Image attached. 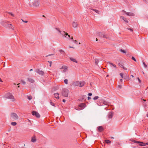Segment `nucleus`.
<instances>
[{"mask_svg": "<svg viewBox=\"0 0 148 148\" xmlns=\"http://www.w3.org/2000/svg\"><path fill=\"white\" fill-rule=\"evenodd\" d=\"M120 81H121V82H122V81L123 80H122V79H120Z\"/></svg>", "mask_w": 148, "mask_h": 148, "instance_id": "52", "label": "nucleus"}, {"mask_svg": "<svg viewBox=\"0 0 148 148\" xmlns=\"http://www.w3.org/2000/svg\"><path fill=\"white\" fill-rule=\"evenodd\" d=\"M23 22H25V23H27V21H23Z\"/></svg>", "mask_w": 148, "mask_h": 148, "instance_id": "51", "label": "nucleus"}, {"mask_svg": "<svg viewBox=\"0 0 148 148\" xmlns=\"http://www.w3.org/2000/svg\"><path fill=\"white\" fill-rule=\"evenodd\" d=\"M143 100L144 101H146V100L145 99H143Z\"/></svg>", "mask_w": 148, "mask_h": 148, "instance_id": "49", "label": "nucleus"}, {"mask_svg": "<svg viewBox=\"0 0 148 148\" xmlns=\"http://www.w3.org/2000/svg\"><path fill=\"white\" fill-rule=\"evenodd\" d=\"M123 68L125 70H127V68H125V67H124V66H123Z\"/></svg>", "mask_w": 148, "mask_h": 148, "instance_id": "43", "label": "nucleus"}, {"mask_svg": "<svg viewBox=\"0 0 148 148\" xmlns=\"http://www.w3.org/2000/svg\"><path fill=\"white\" fill-rule=\"evenodd\" d=\"M131 76L132 77H134V76L132 75H131Z\"/></svg>", "mask_w": 148, "mask_h": 148, "instance_id": "58", "label": "nucleus"}, {"mask_svg": "<svg viewBox=\"0 0 148 148\" xmlns=\"http://www.w3.org/2000/svg\"><path fill=\"white\" fill-rule=\"evenodd\" d=\"M120 75L121 76V78H123V74L122 73H120Z\"/></svg>", "mask_w": 148, "mask_h": 148, "instance_id": "30", "label": "nucleus"}, {"mask_svg": "<svg viewBox=\"0 0 148 148\" xmlns=\"http://www.w3.org/2000/svg\"><path fill=\"white\" fill-rule=\"evenodd\" d=\"M32 115L35 116H36L37 118H39L40 117V115L39 114L36 112L33 111L32 112Z\"/></svg>", "mask_w": 148, "mask_h": 148, "instance_id": "5", "label": "nucleus"}, {"mask_svg": "<svg viewBox=\"0 0 148 148\" xmlns=\"http://www.w3.org/2000/svg\"><path fill=\"white\" fill-rule=\"evenodd\" d=\"M121 51L122 52L125 53V51L124 50L121 49Z\"/></svg>", "mask_w": 148, "mask_h": 148, "instance_id": "37", "label": "nucleus"}, {"mask_svg": "<svg viewBox=\"0 0 148 148\" xmlns=\"http://www.w3.org/2000/svg\"><path fill=\"white\" fill-rule=\"evenodd\" d=\"M120 18H121L125 22L127 23L128 22V21H127V20L125 18H124L123 17L121 16Z\"/></svg>", "mask_w": 148, "mask_h": 148, "instance_id": "21", "label": "nucleus"}, {"mask_svg": "<svg viewBox=\"0 0 148 148\" xmlns=\"http://www.w3.org/2000/svg\"><path fill=\"white\" fill-rule=\"evenodd\" d=\"M91 99V97H88V100H89V99Z\"/></svg>", "mask_w": 148, "mask_h": 148, "instance_id": "44", "label": "nucleus"}, {"mask_svg": "<svg viewBox=\"0 0 148 148\" xmlns=\"http://www.w3.org/2000/svg\"><path fill=\"white\" fill-rule=\"evenodd\" d=\"M98 105H99V106H102V105H103L102 104H99Z\"/></svg>", "mask_w": 148, "mask_h": 148, "instance_id": "50", "label": "nucleus"}, {"mask_svg": "<svg viewBox=\"0 0 148 148\" xmlns=\"http://www.w3.org/2000/svg\"><path fill=\"white\" fill-rule=\"evenodd\" d=\"M97 129L98 131L100 132H102L104 130L103 127L102 126L98 127H97Z\"/></svg>", "mask_w": 148, "mask_h": 148, "instance_id": "8", "label": "nucleus"}, {"mask_svg": "<svg viewBox=\"0 0 148 148\" xmlns=\"http://www.w3.org/2000/svg\"><path fill=\"white\" fill-rule=\"evenodd\" d=\"M32 70H33L32 69H31L30 70V71H32Z\"/></svg>", "mask_w": 148, "mask_h": 148, "instance_id": "59", "label": "nucleus"}, {"mask_svg": "<svg viewBox=\"0 0 148 148\" xmlns=\"http://www.w3.org/2000/svg\"><path fill=\"white\" fill-rule=\"evenodd\" d=\"M132 60H134L135 61V62L136 61V59L134 57H132Z\"/></svg>", "mask_w": 148, "mask_h": 148, "instance_id": "33", "label": "nucleus"}, {"mask_svg": "<svg viewBox=\"0 0 148 148\" xmlns=\"http://www.w3.org/2000/svg\"><path fill=\"white\" fill-rule=\"evenodd\" d=\"M59 51L61 53H64V51H63L62 50H59Z\"/></svg>", "mask_w": 148, "mask_h": 148, "instance_id": "31", "label": "nucleus"}, {"mask_svg": "<svg viewBox=\"0 0 148 148\" xmlns=\"http://www.w3.org/2000/svg\"><path fill=\"white\" fill-rule=\"evenodd\" d=\"M36 71L38 74L41 75H44L45 74L44 71H42L40 70L39 69H36Z\"/></svg>", "mask_w": 148, "mask_h": 148, "instance_id": "4", "label": "nucleus"}, {"mask_svg": "<svg viewBox=\"0 0 148 148\" xmlns=\"http://www.w3.org/2000/svg\"><path fill=\"white\" fill-rule=\"evenodd\" d=\"M143 64H144V65L146 67H147V65L145 64V62H143Z\"/></svg>", "mask_w": 148, "mask_h": 148, "instance_id": "40", "label": "nucleus"}, {"mask_svg": "<svg viewBox=\"0 0 148 148\" xmlns=\"http://www.w3.org/2000/svg\"><path fill=\"white\" fill-rule=\"evenodd\" d=\"M8 98L9 99H12L13 101H14L15 100L14 96H13V95L11 94L9 95V96H8Z\"/></svg>", "mask_w": 148, "mask_h": 148, "instance_id": "11", "label": "nucleus"}, {"mask_svg": "<svg viewBox=\"0 0 148 148\" xmlns=\"http://www.w3.org/2000/svg\"><path fill=\"white\" fill-rule=\"evenodd\" d=\"M109 63L112 66H113L114 67H116V66L114 64L112 63Z\"/></svg>", "mask_w": 148, "mask_h": 148, "instance_id": "25", "label": "nucleus"}, {"mask_svg": "<svg viewBox=\"0 0 148 148\" xmlns=\"http://www.w3.org/2000/svg\"><path fill=\"white\" fill-rule=\"evenodd\" d=\"M123 11L128 16H132L134 15V14L132 13L127 12L124 10H123Z\"/></svg>", "mask_w": 148, "mask_h": 148, "instance_id": "6", "label": "nucleus"}, {"mask_svg": "<svg viewBox=\"0 0 148 148\" xmlns=\"http://www.w3.org/2000/svg\"><path fill=\"white\" fill-rule=\"evenodd\" d=\"M102 36L103 38H106L107 39H109L110 38V37L109 36H108L105 34H103L102 35Z\"/></svg>", "mask_w": 148, "mask_h": 148, "instance_id": "17", "label": "nucleus"}, {"mask_svg": "<svg viewBox=\"0 0 148 148\" xmlns=\"http://www.w3.org/2000/svg\"><path fill=\"white\" fill-rule=\"evenodd\" d=\"M55 29L59 32V33H61V31L59 28H55Z\"/></svg>", "mask_w": 148, "mask_h": 148, "instance_id": "24", "label": "nucleus"}, {"mask_svg": "<svg viewBox=\"0 0 148 148\" xmlns=\"http://www.w3.org/2000/svg\"><path fill=\"white\" fill-rule=\"evenodd\" d=\"M134 142L136 143H140V144H139V145L141 146H144L146 145V143H144L143 142L136 141H134Z\"/></svg>", "mask_w": 148, "mask_h": 148, "instance_id": "10", "label": "nucleus"}, {"mask_svg": "<svg viewBox=\"0 0 148 148\" xmlns=\"http://www.w3.org/2000/svg\"><path fill=\"white\" fill-rule=\"evenodd\" d=\"M103 103L104 105H108V106H109V103L106 101H103Z\"/></svg>", "mask_w": 148, "mask_h": 148, "instance_id": "15", "label": "nucleus"}, {"mask_svg": "<svg viewBox=\"0 0 148 148\" xmlns=\"http://www.w3.org/2000/svg\"><path fill=\"white\" fill-rule=\"evenodd\" d=\"M120 66L121 67H123V65H121V66L120 65Z\"/></svg>", "mask_w": 148, "mask_h": 148, "instance_id": "54", "label": "nucleus"}, {"mask_svg": "<svg viewBox=\"0 0 148 148\" xmlns=\"http://www.w3.org/2000/svg\"><path fill=\"white\" fill-rule=\"evenodd\" d=\"M71 39L72 40H73V37L72 36H71Z\"/></svg>", "mask_w": 148, "mask_h": 148, "instance_id": "47", "label": "nucleus"}, {"mask_svg": "<svg viewBox=\"0 0 148 148\" xmlns=\"http://www.w3.org/2000/svg\"><path fill=\"white\" fill-rule=\"evenodd\" d=\"M79 107L82 108L81 109H83L86 106V105L85 103H82L79 104L78 106Z\"/></svg>", "mask_w": 148, "mask_h": 148, "instance_id": "7", "label": "nucleus"}, {"mask_svg": "<svg viewBox=\"0 0 148 148\" xmlns=\"http://www.w3.org/2000/svg\"><path fill=\"white\" fill-rule=\"evenodd\" d=\"M119 86V87H120V88L121 87V86H120V85H119V86Z\"/></svg>", "mask_w": 148, "mask_h": 148, "instance_id": "53", "label": "nucleus"}, {"mask_svg": "<svg viewBox=\"0 0 148 148\" xmlns=\"http://www.w3.org/2000/svg\"><path fill=\"white\" fill-rule=\"evenodd\" d=\"M63 101L64 102H65V100L64 99H63Z\"/></svg>", "mask_w": 148, "mask_h": 148, "instance_id": "55", "label": "nucleus"}, {"mask_svg": "<svg viewBox=\"0 0 148 148\" xmlns=\"http://www.w3.org/2000/svg\"><path fill=\"white\" fill-rule=\"evenodd\" d=\"M147 116L148 117V114L147 115Z\"/></svg>", "mask_w": 148, "mask_h": 148, "instance_id": "64", "label": "nucleus"}, {"mask_svg": "<svg viewBox=\"0 0 148 148\" xmlns=\"http://www.w3.org/2000/svg\"><path fill=\"white\" fill-rule=\"evenodd\" d=\"M48 62L49 63H50V66H51V64H52V62H49V61H48Z\"/></svg>", "mask_w": 148, "mask_h": 148, "instance_id": "36", "label": "nucleus"}, {"mask_svg": "<svg viewBox=\"0 0 148 148\" xmlns=\"http://www.w3.org/2000/svg\"><path fill=\"white\" fill-rule=\"evenodd\" d=\"M113 116V113L112 112L110 113L108 115V117L109 119H111Z\"/></svg>", "mask_w": 148, "mask_h": 148, "instance_id": "16", "label": "nucleus"}, {"mask_svg": "<svg viewBox=\"0 0 148 148\" xmlns=\"http://www.w3.org/2000/svg\"><path fill=\"white\" fill-rule=\"evenodd\" d=\"M21 82H22V83H23V84H25V82H24V81H23V80H21Z\"/></svg>", "mask_w": 148, "mask_h": 148, "instance_id": "39", "label": "nucleus"}, {"mask_svg": "<svg viewBox=\"0 0 148 148\" xmlns=\"http://www.w3.org/2000/svg\"><path fill=\"white\" fill-rule=\"evenodd\" d=\"M69 92V91L68 89H64L62 90V94L63 96L65 97H67Z\"/></svg>", "mask_w": 148, "mask_h": 148, "instance_id": "1", "label": "nucleus"}, {"mask_svg": "<svg viewBox=\"0 0 148 148\" xmlns=\"http://www.w3.org/2000/svg\"><path fill=\"white\" fill-rule=\"evenodd\" d=\"M11 117L12 120H16L18 119V116L16 114L13 113L11 114Z\"/></svg>", "mask_w": 148, "mask_h": 148, "instance_id": "2", "label": "nucleus"}, {"mask_svg": "<svg viewBox=\"0 0 148 148\" xmlns=\"http://www.w3.org/2000/svg\"><path fill=\"white\" fill-rule=\"evenodd\" d=\"M0 82H3L2 80H1V79L0 78Z\"/></svg>", "mask_w": 148, "mask_h": 148, "instance_id": "46", "label": "nucleus"}, {"mask_svg": "<svg viewBox=\"0 0 148 148\" xmlns=\"http://www.w3.org/2000/svg\"><path fill=\"white\" fill-rule=\"evenodd\" d=\"M88 95L89 96H91L92 95V94L91 93H89Z\"/></svg>", "mask_w": 148, "mask_h": 148, "instance_id": "42", "label": "nucleus"}, {"mask_svg": "<svg viewBox=\"0 0 148 148\" xmlns=\"http://www.w3.org/2000/svg\"><path fill=\"white\" fill-rule=\"evenodd\" d=\"M28 99L29 100H31L32 99V97L31 96H29L28 97Z\"/></svg>", "mask_w": 148, "mask_h": 148, "instance_id": "29", "label": "nucleus"}, {"mask_svg": "<svg viewBox=\"0 0 148 148\" xmlns=\"http://www.w3.org/2000/svg\"><path fill=\"white\" fill-rule=\"evenodd\" d=\"M97 40H98L97 39V38H96V41H97Z\"/></svg>", "mask_w": 148, "mask_h": 148, "instance_id": "62", "label": "nucleus"}, {"mask_svg": "<svg viewBox=\"0 0 148 148\" xmlns=\"http://www.w3.org/2000/svg\"><path fill=\"white\" fill-rule=\"evenodd\" d=\"M50 103L52 106H55L54 103H53L51 101H50Z\"/></svg>", "mask_w": 148, "mask_h": 148, "instance_id": "28", "label": "nucleus"}, {"mask_svg": "<svg viewBox=\"0 0 148 148\" xmlns=\"http://www.w3.org/2000/svg\"><path fill=\"white\" fill-rule=\"evenodd\" d=\"M96 64H98V62H96Z\"/></svg>", "mask_w": 148, "mask_h": 148, "instance_id": "56", "label": "nucleus"}, {"mask_svg": "<svg viewBox=\"0 0 148 148\" xmlns=\"http://www.w3.org/2000/svg\"><path fill=\"white\" fill-rule=\"evenodd\" d=\"M68 37H69V38H70V36L69 35H68Z\"/></svg>", "mask_w": 148, "mask_h": 148, "instance_id": "48", "label": "nucleus"}, {"mask_svg": "<svg viewBox=\"0 0 148 148\" xmlns=\"http://www.w3.org/2000/svg\"><path fill=\"white\" fill-rule=\"evenodd\" d=\"M127 29L129 30H130V31H131L132 32H133V30H132V29H130V28H127Z\"/></svg>", "mask_w": 148, "mask_h": 148, "instance_id": "41", "label": "nucleus"}, {"mask_svg": "<svg viewBox=\"0 0 148 148\" xmlns=\"http://www.w3.org/2000/svg\"><path fill=\"white\" fill-rule=\"evenodd\" d=\"M16 123L15 122H12L11 123V124L13 126H15L16 125Z\"/></svg>", "mask_w": 148, "mask_h": 148, "instance_id": "23", "label": "nucleus"}, {"mask_svg": "<svg viewBox=\"0 0 148 148\" xmlns=\"http://www.w3.org/2000/svg\"><path fill=\"white\" fill-rule=\"evenodd\" d=\"M70 47V48H73V47H71V46H70V47Z\"/></svg>", "mask_w": 148, "mask_h": 148, "instance_id": "63", "label": "nucleus"}, {"mask_svg": "<svg viewBox=\"0 0 148 148\" xmlns=\"http://www.w3.org/2000/svg\"><path fill=\"white\" fill-rule=\"evenodd\" d=\"M85 84V82L84 81L79 82V86L80 87H82L84 86Z\"/></svg>", "mask_w": 148, "mask_h": 148, "instance_id": "9", "label": "nucleus"}, {"mask_svg": "<svg viewBox=\"0 0 148 148\" xmlns=\"http://www.w3.org/2000/svg\"><path fill=\"white\" fill-rule=\"evenodd\" d=\"M146 144L148 145V143H146Z\"/></svg>", "mask_w": 148, "mask_h": 148, "instance_id": "57", "label": "nucleus"}, {"mask_svg": "<svg viewBox=\"0 0 148 148\" xmlns=\"http://www.w3.org/2000/svg\"><path fill=\"white\" fill-rule=\"evenodd\" d=\"M28 80L31 83H33L34 82V80L30 78H28Z\"/></svg>", "mask_w": 148, "mask_h": 148, "instance_id": "14", "label": "nucleus"}, {"mask_svg": "<svg viewBox=\"0 0 148 148\" xmlns=\"http://www.w3.org/2000/svg\"><path fill=\"white\" fill-rule=\"evenodd\" d=\"M42 16H43V17H45V16L44 15H43Z\"/></svg>", "mask_w": 148, "mask_h": 148, "instance_id": "61", "label": "nucleus"}, {"mask_svg": "<svg viewBox=\"0 0 148 148\" xmlns=\"http://www.w3.org/2000/svg\"><path fill=\"white\" fill-rule=\"evenodd\" d=\"M105 142L107 144L110 143H111V141L110 140H105Z\"/></svg>", "mask_w": 148, "mask_h": 148, "instance_id": "22", "label": "nucleus"}, {"mask_svg": "<svg viewBox=\"0 0 148 148\" xmlns=\"http://www.w3.org/2000/svg\"><path fill=\"white\" fill-rule=\"evenodd\" d=\"M68 35H69L66 32L64 34V36H65V37L66 38V36H68Z\"/></svg>", "mask_w": 148, "mask_h": 148, "instance_id": "34", "label": "nucleus"}, {"mask_svg": "<svg viewBox=\"0 0 148 148\" xmlns=\"http://www.w3.org/2000/svg\"><path fill=\"white\" fill-rule=\"evenodd\" d=\"M93 10L94 11L98 13V11L97 10L95 9H93Z\"/></svg>", "mask_w": 148, "mask_h": 148, "instance_id": "35", "label": "nucleus"}, {"mask_svg": "<svg viewBox=\"0 0 148 148\" xmlns=\"http://www.w3.org/2000/svg\"><path fill=\"white\" fill-rule=\"evenodd\" d=\"M70 59L72 61L75 62L76 63L77 62V61L75 59L73 58H70Z\"/></svg>", "mask_w": 148, "mask_h": 148, "instance_id": "18", "label": "nucleus"}, {"mask_svg": "<svg viewBox=\"0 0 148 148\" xmlns=\"http://www.w3.org/2000/svg\"><path fill=\"white\" fill-rule=\"evenodd\" d=\"M9 14H10V15H11V16H12L13 17H14V15L13 14H12V13H11V12H9L8 13Z\"/></svg>", "mask_w": 148, "mask_h": 148, "instance_id": "32", "label": "nucleus"}, {"mask_svg": "<svg viewBox=\"0 0 148 148\" xmlns=\"http://www.w3.org/2000/svg\"><path fill=\"white\" fill-rule=\"evenodd\" d=\"M64 83L66 84H68V80L67 79H65L64 80Z\"/></svg>", "mask_w": 148, "mask_h": 148, "instance_id": "27", "label": "nucleus"}, {"mask_svg": "<svg viewBox=\"0 0 148 148\" xmlns=\"http://www.w3.org/2000/svg\"><path fill=\"white\" fill-rule=\"evenodd\" d=\"M99 98V97L98 96H96L94 97L93 98V99L94 100H96L97 99Z\"/></svg>", "mask_w": 148, "mask_h": 148, "instance_id": "26", "label": "nucleus"}, {"mask_svg": "<svg viewBox=\"0 0 148 148\" xmlns=\"http://www.w3.org/2000/svg\"><path fill=\"white\" fill-rule=\"evenodd\" d=\"M75 43H77V41L76 40H73Z\"/></svg>", "mask_w": 148, "mask_h": 148, "instance_id": "45", "label": "nucleus"}, {"mask_svg": "<svg viewBox=\"0 0 148 148\" xmlns=\"http://www.w3.org/2000/svg\"><path fill=\"white\" fill-rule=\"evenodd\" d=\"M54 95L55 97L57 99H58L59 98V94L58 93H55L54 94Z\"/></svg>", "mask_w": 148, "mask_h": 148, "instance_id": "13", "label": "nucleus"}, {"mask_svg": "<svg viewBox=\"0 0 148 148\" xmlns=\"http://www.w3.org/2000/svg\"><path fill=\"white\" fill-rule=\"evenodd\" d=\"M137 79H138V81L140 83L141 81L139 78V77H137Z\"/></svg>", "mask_w": 148, "mask_h": 148, "instance_id": "38", "label": "nucleus"}, {"mask_svg": "<svg viewBox=\"0 0 148 148\" xmlns=\"http://www.w3.org/2000/svg\"><path fill=\"white\" fill-rule=\"evenodd\" d=\"M143 148H148V147H144Z\"/></svg>", "mask_w": 148, "mask_h": 148, "instance_id": "60", "label": "nucleus"}, {"mask_svg": "<svg viewBox=\"0 0 148 148\" xmlns=\"http://www.w3.org/2000/svg\"><path fill=\"white\" fill-rule=\"evenodd\" d=\"M60 69H63V70L62 71V72L63 73H65L67 71L68 67L66 66H62V67Z\"/></svg>", "mask_w": 148, "mask_h": 148, "instance_id": "3", "label": "nucleus"}, {"mask_svg": "<svg viewBox=\"0 0 148 148\" xmlns=\"http://www.w3.org/2000/svg\"><path fill=\"white\" fill-rule=\"evenodd\" d=\"M31 141L33 142H35L36 141V137H32V138Z\"/></svg>", "mask_w": 148, "mask_h": 148, "instance_id": "20", "label": "nucleus"}, {"mask_svg": "<svg viewBox=\"0 0 148 148\" xmlns=\"http://www.w3.org/2000/svg\"><path fill=\"white\" fill-rule=\"evenodd\" d=\"M77 26V24L76 22H73V27H76Z\"/></svg>", "mask_w": 148, "mask_h": 148, "instance_id": "19", "label": "nucleus"}, {"mask_svg": "<svg viewBox=\"0 0 148 148\" xmlns=\"http://www.w3.org/2000/svg\"><path fill=\"white\" fill-rule=\"evenodd\" d=\"M79 81H76L75 82H74L73 83V85L74 86H79Z\"/></svg>", "mask_w": 148, "mask_h": 148, "instance_id": "12", "label": "nucleus"}]
</instances>
